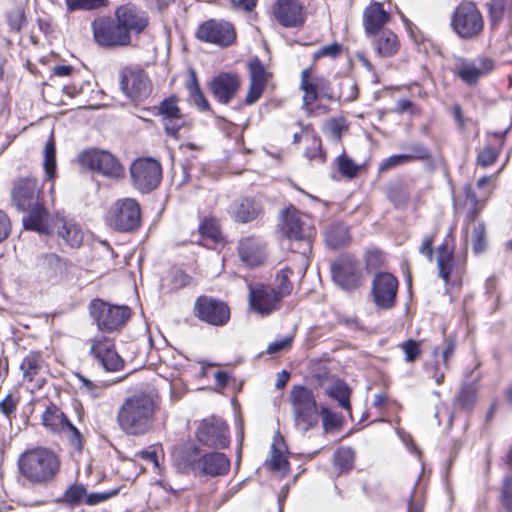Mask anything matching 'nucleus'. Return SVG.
<instances>
[{
	"label": "nucleus",
	"mask_w": 512,
	"mask_h": 512,
	"mask_svg": "<svg viewBox=\"0 0 512 512\" xmlns=\"http://www.w3.org/2000/svg\"><path fill=\"white\" fill-rule=\"evenodd\" d=\"M173 460L181 472L192 473L199 477L222 476L230 469V460L225 454L212 452L201 455L199 449L193 446L176 449Z\"/></svg>",
	"instance_id": "1"
},
{
	"label": "nucleus",
	"mask_w": 512,
	"mask_h": 512,
	"mask_svg": "<svg viewBox=\"0 0 512 512\" xmlns=\"http://www.w3.org/2000/svg\"><path fill=\"white\" fill-rule=\"evenodd\" d=\"M18 470L28 482L48 484L60 471L61 462L58 455L44 447H36L24 451L17 460Z\"/></svg>",
	"instance_id": "2"
},
{
	"label": "nucleus",
	"mask_w": 512,
	"mask_h": 512,
	"mask_svg": "<svg viewBox=\"0 0 512 512\" xmlns=\"http://www.w3.org/2000/svg\"><path fill=\"white\" fill-rule=\"evenodd\" d=\"M155 411L156 404L149 395H134L120 407L117 421L125 433L142 435L152 427Z\"/></svg>",
	"instance_id": "3"
},
{
	"label": "nucleus",
	"mask_w": 512,
	"mask_h": 512,
	"mask_svg": "<svg viewBox=\"0 0 512 512\" xmlns=\"http://www.w3.org/2000/svg\"><path fill=\"white\" fill-rule=\"evenodd\" d=\"M280 224L281 231L293 241L291 249L300 255L302 269L308 266V254L312 248L313 228L308 215L303 214L293 207L285 209Z\"/></svg>",
	"instance_id": "4"
},
{
	"label": "nucleus",
	"mask_w": 512,
	"mask_h": 512,
	"mask_svg": "<svg viewBox=\"0 0 512 512\" xmlns=\"http://www.w3.org/2000/svg\"><path fill=\"white\" fill-rule=\"evenodd\" d=\"M289 402L297 430L307 432L318 425L319 409L310 389L302 385L293 386L289 392Z\"/></svg>",
	"instance_id": "5"
},
{
	"label": "nucleus",
	"mask_w": 512,
	"mask_h": 512,
	"mask_svg": "<svg viewBox=\"0 0 512 512\" xmlns=\"http://www.w3.org/2000/svg\"><path fill=\"white\" fill-rule=\"evenodd\" d=\"M312 69L305 68L301 72L300 89L304 92L302 107L312 112V104L319 96L329 101L340 100L341 94L334 91L329 80L322 76L311 77Z\"/></svg>",
	"instance_id": "6"
},
{
	"label": "nucleus",
	"mask_w": 512,
	"mask_h": 512,
	"mask_svg": "<svg viewBox=\"0 0 512 512\" xmlns=\"http://www.w3.org/2000/svg\"><path fill=\"white\" fill-rule=\"evenodd\" d=\"M484 21L472 2L459 4L452 17V27L462 39L476 38L483 30Z\"/></svg>",
	"instance_id": "7"
},
{
	"label": "nucleus",
	"mask_w": 512,
	"mask_h": 512,
	"mask_svg": "<svg viewBox=\"0 0 512 512\" xmlns=\"http://www.w3.org/2000/svg\"><path fill=\"white\" fill-rule=\"evenodd\" d=\"M140 206L131 198L118 200L109 209L107 223L109 226L122 232L137 229L140 225Z\"/></svg>",
	"instance_id": "8"
},
{
	"label": "nucleus",
	"mask_w": 512,
	"mask_h": 512,
	"mask_svg": "<svg viewBox=\"0 0 512 512\" xmlns=\"http://www.w3.org/2000/svg\"><path fill=\"white\" fill-rule=\"evenodd\" d=\"M130 174L133 186L141 193H148L160 184L162 167L153 158H139L132 163Z\"/></svg>",
	"instance_id": "9"
},
{
	"label": "nucleus",
	"mask_w": 512,
	"mask_h": 512,
	"mask_svg": "<svg viewBox=\"0 0 512 512\" xmlns=\"http://www.w3.org/2000/svg\"><path fill=\"white\" fill-rule=\"evenodd\" d=\"M90 308L98 328L105 331H113L122 327L131 315L128 306L110 305L99 299L93 300Z\"/></svg>",
	"instance_id": "10"
},
{
	"label": "nucleus",
	"mask_w": 512,
	"mask_h": 512,
	"mask_svg": "<svg viewBox=\"0 0 512 512\" xmlns=\"http://www.w3.org/2000/svg\"><path fill=\"white\" fill-rule=\"evenodd\" d=\"M83 167L100 173L106 177L119 178L123 174V167L117 159L107 151L89 150L79 156Z\"/></svg>",
	"instance_id": "11"
},
{
	"label": "nucleus",
	"mask_w": 512,
	"mask_h": 512,
	"mask_svg": "<svg viewBox=\"0 0 512 512\" xmlns=\"http://www.w3.org/2000/svg\"><path fill=\"white\" fill-rule=\"evenodd\" d=\"M194 313L198 319L213 326H223L230 319L229 307L223 301L208 296L197 298Z\"/></svg>",
	"instance_id": "12"
},
{
	"label": "nucleus",
	"mask_w": 512,
	"mask_h": 512,
	"mask_svg": "<svg viewBox=\"0 0 512 512\" xmlns=\"http://www.w3.org/2000/svg\"><path fill=\"white\" fill-rule=\"evenodd\" d=\"M122 91L133 101L149 97L152 87L147 74L139 68L127 67L121 73Z\"/></svg>",
	"instance_id": "13"
},
{
	"label": "nucleus",
	"mask_w": 512,
	"mask_h": 512,
	"mask_svg": "<svg viewBox=\"0 0 512 512\" xmlns=\"http://www.w3.org/2000/svg\"><path fill=\"white\" fill-rule=\"evenodd\" d=\"M95 41L101 46H123L130 43V34L119 22L99 19L93 22Z\"/></svg>",
	"instance_id": "14"
},
{
	"label": "nucleus",
	"mask_w": 512,
	"mask_h": 512,
	"mask_svg": "<svg viewBox=\"0 0 512 512\" xmlns=\"http://www.w3.org/2000/svg\"><path fill=\"white\" fill-rule=\"evenodd\" d=\"M331 273L334 282L345 290L356 289L360 285L361 272L352 256L342 255L334 260Z\"/></svg>",
	"instance_id": "15"
},
{
	"label": "nucleus",
	"mask_w": 512,
	"mask_h": 512,
	"mask_svg": "<svg viewBox=\"0 0 512 512\" xmlns=\"http://www.w3.org/2000/svg\"><path fill=\"white\" fill-rule=\"evenodd\" d=\"M196 37L202 42L229 46L234 42L236 33L230 23L211 19L198 27Z\"/></svg>",
	"instance_id": "16"
},
{
	"label": "nucleus",
	"mask_w": 512,
	"mask_h": 512,
	"mask_svg": "<svg viewBox=\"0 0 512 512\" xmlns=\"http://www.w3.org/2000/svg\"><path fill=\"white\" fill-rule=\"evenodd\" d=\"M249 307L262 316H267L280 308L282 299L270 285L249 286Z\"/></svg>",
	"instance_id": "17"
},
{
	"label": "nucleus",
	"mask_w": 512,
	"mask_h": 512,
	"mask_svg": "<svg viewBox=\"0 0 512 512\" xmlns=\"http://www.w3.org/2000/svg\"><path fill=\"white\" fill-rule=\"evenodd\" d=\"M90 354L106 371H119L124 361L116 352L114 341L106 336L91 339Z\"/></svg>",
	"instance_id": "18"
},
{
	"label": "nucleus",
	"mask_w": 512,
	"mask_h": 512,
	"mask_svg": "<svg viewBox=\"0 0 512 512\" xmlns=\"http://www.w3.org/2000/svg\"><path fill=\"white\" fill-rule=\"evenodd\" d=\"M398 291L397 278L387 272L378 273L372 281V296L378 308L390 309L394 306Z\"/></svg>",
	"instance_id": "19"
},
{
	"label": "nucleus",
	"mask_w": 512,
	"mask_h": 512,
	"mask_svg": "<svg viewBox=\"0 0 512 512\" xmlns=\"http://www.w3.org/2000/svg\"><path fill=\"white\" fill-rule=\"evenodd\" d=\"M273 15L283 27H301L306 20V11L299 0H276L273 5Z\"/></svg>",
	"instance_id": "20"
},
{
	"label": "nucleus",
	"mask_w": 512,
	"mask_h": 512,
	"mask_svg": "<svg viewBox=\"0 0 512 512\" xmlns=\"http://www.w3.org/2000/svg\"><path fill=\"white\" fill-rule=\"evenodd\" d=\"M197 438L207 446L224 448L229 444L228 427L220 418L205 419L197 430Z\"/></svg>",
	"instance_id": "21"
},
{
	"label": "nucleus",
	"mask_w": 512,
	"mask_h": 512,
	"mask_svg": "<svg viewBox=\"0 0 512 512\" xmlns=\"http://www.w3.org/2000/svg\"><path fill=\"white\" fill-rule=\"evenodd\" d=\"M22 210L27 212V215L23 217L25 229L45 235L53 234L55 216L51 217L48 211L39 202Z\"/></svg>",
	"instance_id": "22"
},
{
	"label": "nucleus",
	"mask_w": 512,
	"mask_h": 512,
	"mask_svg": "<svg viewBox=\"0 0 512 512\" xmlns=\"http://www.w3.org/2000/svg\"><path fill=\"white\" fill-rule=\"evenodd\" d=\"M239 88L240 79L236 74L220 73L210 82L212 95L222 104L231 102L237 95Z\"/></svg>",
	"instance_id": "23"
},
{
	"label": "nucleus",
	"mask_w": 512,
	"mask_h": 512,
	"mask_svg": "<svg viewBox=\"0 0 512 512\" xmlns=\"http://www.w3.org/2000/svg\"><path fill=\"white\" fill-rule=\"evenodd\" d=\"M238 254L241 262L246 266H259L266 258L265 243L254 236L242 238L238 244Z\"/></svg>",
	"instance_id": "24"
},
{
	"label": "nucleus",
	"mask_w": 512,
	"mask_h": 512,
	"mask_svg": "<svg viewBox=\"0 0 512 512\" xmlns=\"http://www.w3.org/2000/svg\"><path fill=\"white\" fill-rule=\"evenodd\" d=\"M493 61L489 58H479L473 62L460 59L456 66V74L468 85H474L478 80L493 70Z\"/></svg>",
	"instance_id": "25"
},
{
	"label": "nucleus",
	"mask_w": 512,
	"mask_h": 512,
	"mask_svg": "<svg viewBox=\"0 0 512 512\" xmlns=\"http://www.w3.org/2000/svg\"><path fill=\"white\" fill-rule=\"evenodd\" d=\"M53 233L72 248H78L83 243L84 233L81 226L75 220L59 213L55 215Z\"/></svg>",
	"instance_id": "26"
},
{
	"label": "nucleus",
	"mask_w": 512,
	"mask_h": 512,
	"mask_svg": "<svg viewBox=\"0 0 512 512\" xmlns=\"http://www.w3.org/2000/svg\"><path fill=\"white\" fill-rule=\"evenodd\" d=\"M40 189L33 177L19 179L13 189L12 199L19 210L31 207L39 202Z\"/></svg>",
	"instance_id": "27"
},
{
	"label": "nucleus",
	"mask_w": 512,
	"mask_h": 512,
	"mask_svg": "<svg viewBox=\"0 0 512 512\" xmlns=\"http://www.w3.org/2000/svg\"><path fill=\"white\" fill-rule=\"evenodd\" d=\"M42 424L53 432L69 433L80 441L79 430L67 419L65 414L54 404H50L42 414Z\"/></svg>",
	"instance_id": "28"
},
{
	"label": "nucleus",
	"mask_w": 512,
	"mask_h": 512,
	"mask_svg": "<svg viewBox=\"0 0 512 512\" xmlns=\"http://www.w3.org/2000/svg\"><path fill=\"white\" fill-rule=\"evenodd\" d=\"M479 211L474 209L466 219V237L472 243L473 252L482 254L488 247L486 226L483 221L477 219Z\"/></svg>",
	"instance_id": "29"
},
{
	"label": "nucleus",
	"mask_w": 512,
	"mask_h": 512,
	"mask_svg": "<svg viewBox=\"0 0 512 512\" xmlns=\"http://www.w3.org/2000/svg\"><path fill=\"white\" fill-rule=\"evenodd\" d=\"M390 14L384 10L379 2L370 3L363 11V27L369 36L376 35L384 30L383 27L390 21Z\"/></svg>",
	"instance_id": "30"
},
{
	"label": "nucleus",
	"mask_w": 512,
	"mask_h": 512,
	"mask_svg": "<svg viewBox=\"0 0 512 512\" xmlns=\"http://www.w3.org/2000/svg\"><path fill=\"white\" fill-rule=\"evenodd\" d=\"M159 113L162 116L163 125L168 135L176 136L179 129L185 124L184 116L181 114L174 98L161 102Z\"/></svg>",
	"instance_id": "31"
},
{
	"label": "nucleus",
	"mask_w": 512,
	"mask_h": 512,
	"mask_svg": "<svg viewBox=\"0 0 512 512\" xmlns=\"http://www.w3.org/2000/svg\"><path fill=\"white\" fill-rule=\"evenodd\" d=\"M117 21L126 28V31L141 32L148 24V19L143 11L132 4L120 6L116 10Z\"/></svg>",
	"instance_id": "32"
},
{
	"label": "nucleus",
	"mask_w": 512,
	"mask_h": 512,
	"mask_svg": "<svg viewBox=\"0 0 512 512\" xmlns=\"http://www.w3.org/2000/svg\"><path fill=\"white\" fill-rule=\"evenodd\" d=\"M39 267L43 279L50 283L59 282L67 272L66 262L54 253L43 255Z\"/></svg>",
	"instance_id": "33"
},
{
	"label": "nucleus",
	"mask_w": 512,
	"mask_h": 512,
	"mask_svg": "<svg viewBox=\"0 0 512 512\" xmlns=\"http://www.w3.org/2000/svg\"><path fill=\"white\" fill-rule=\"evenodd\" d=\"M262 212L261 203L253 198H242L234 202L231 215L237 222L248 223L255 220Z\"/></svg>",
	"instance_id": "34"
},
{
	"label": "nucleus",
	"mask_w": 512,
	"mask_h": 512,
	"mask_svg": "<svg viewBox=\"0 0 512 512\" xmlns=\"http://www.w3.org/2000/svg\"><path fill=\"white\" fill-rule=\"evenodd\" d=\"M373 46L379 56L390 57L398 52L400 44L397 35L393 31L385 29L376 34Z\"/></svg>",
	"instance_id": "35"
},
{
	"label": "nucleus",
	"mask_w": 512,
	"mask_h": 512,
	"mask_svg": "<svg viewBox=\"0 0 512 512\" xmlns=\"http://www.w3.org/2000/svg\"><path fill=\"white\" fill-rule=\"evenodd\" d=\"M43 367V359L40 353H28L20 364L23 381L32 382Z\"/></svg>",
	"instance_id": "36"
},
{
	"label": "nucleus",
	"mask_w": 512,
	"mask_h": 512,
	"mask_svg": "<svg viewBox=\"0 0 512 512\" xmlns=\"http://www.w3.org/2000/svg\"><path fill=\"white\" fill-rule=\"evenodd\" d=\"M349 240L348 228L342 223L331 224L325 232V241L333 249L344 246Z\"/></svg>",
	"instance_id": "37"
},
{
	"label": "nucleus",
	"mask_w": 512,
	"mask_h": 512,
	"mask_svg": "<svg viewBox=\"0 0 512 512\" xmlns=\"http://www.w3.org/2000/svg\"><path fill=\"white\" fill-rule=\"evenodd\" d=\"M325 392L328 396L337 400L341 407L349 412L351 411V390L344 381L339 379L335 380L331 385L325 388Z\"/></svg>",
	"instance_id": "38"
},
{
	"label": "nucleus",
	"mask_w": 512,
	"mask_h": 512,
	"mask_svg": "<svg viewBox=\"0 0 512 512\" xmlns=\"http://www.w3.org/2000/svg\"><path fill=\"white\" fill-rule=\"evenodd\" d=\"M437 267L439 276L448 283L453 268V253L446 244L441 245L437 250Z\"/></svg>",
	"instance_id": "39"
},
{
	"label": "nucleus",
	"mask_w": 512,
	"mask_h": 512,
	"mask_svg": "<svg viewBox=\"0 0 512 512\" xmlns=\"http://www.w3.org/2000/svg\"><path fill=\"white\" fill-rule=\"evenodd\" d=\"M187 89L189 91V99L192 104L201 111L209 109V103L200 90L196 73L194 71L190 72V81L187 83Z\"/></svg>",
	"instance_id": "40"
},
{
	"label": "nucleus",
	"mask_w": 512,
	"mask_h": 512,
	"mask_svg": "<svg viewBox=\"0 0 512 512\" xmlns=\"http://www.w3.org/2000/svg\"><path fill=\"white\" fill-rule=\"evenodd\" d=\"M491 25H498L506 12L512 13V4L509 0H492L489 4Z\"/></svg>",
	"instance_id": "41"
},
{
	"label": "nucleus",
	"mask_w": 512,
	"mask_h": 512,
	"mask_svg": "<svg viewBox=\"0 0 512 512\" xmlns=\"http://www.w3.org/2000/svg\"><path fill=\"white\" fill-rule=\"evenodd\" d=\"M56 149H55V141L53 135L50 136V139L45 145L44 148V169L47 179H52L55 175L56 171Z\"/></svg>",
	"instance_id": "42"
},
{
	"label": "nucleus",
	"mask_w": 512,
	"mask_h": 512,
	"mask_svg": "<svg viewBox=\"0 0 512 512\" xmlns=\"http://www.w3.org/2000/svg\"><path fill=\"white\" fill-rule=\"evenodd\" d=\"M454 351L455 343L453 341H448L446 343L444 350L442 351L443 369H441L438 364L433 367L432 377L435 379L438 385L442 384L444 381L445 371L448 369V360L449 357L454 353Z\"/></svg>",
	"instance_id": "43"
},
{
	"label": "nucleus",
	"mask_w": 512,
	"mask_h": 512,
	"mask_svg": "<svg viewBox=\"0 0 512 512\" xmlns=\"http://www.w3.org/2000/svg\"><path fill=\"white\" fill-rule=\"evenodd\" d=\"M292 270L289 267L282 269L276 276L277 286L274 287L276 294L283 300L292 291V283L289 280Z\"/></svg>",
	"instance_id": "44"
},
{
	"label": "nucleus",
	"mask_w": 512,
	"mask_h": 512,
	"mask_svg": "<svg viewBox=\"0 0 512 512\" xmlns=\"http://www.w3.org/2000/svg\"><path fill=\"white\" fill-rule=\"evenodd\" d=\"M354 453L350 448H343L336 452L334 456V465L342 473L350 470L353 466Z\"/></svg>",
	"instance_id": "45"
},
{
	"label": "nucleus",
	"mask_w": 512,
	"mask_h": 512,
	"mask_svg": "<svg viewBox=\"0 0 512 512\" xmlns=\"http://www.w3.org/2000/svg\"><path fill=\"white\" fill-rule=\"evenodd\" d=\"M67 10H93L106 6V0H65Z\"/></svg>",
	"instance_id": "46"
},
{
	"label": "nucleus",
	"mask_w": 512,
	"mask_h": 512,
	"mask_svg": "<svg viewBox=\"0 0 512 512\" xmlns=\"http://www.w3.org/2000/svg\"><path fill=\"white\" fill-rule=\"evenodd\" d=\"M86 496L87 490L82 484L70 486L64 494L65 501L71 505H78L82 502L85 503Z\"/></svg>",
	"instance_id": "47"
},
{
	"label": "nucleus",
	"mask_w": 512,
	"mask_h": 512,
	"mask_svg": "<svg viewBox=\"0 0 512 512\" xmlns=\"http://www.w3.org/2000/svg\"><path fill=\"white\" fill-rule=\"evenodd\" d=\"M249 71H250V82L254 84H259L262 86H265L267 83L268 74L262 65V63L255 59L250 62L249 64Z\"/></svg>",
	"instance_id": "48"
},
{
	"label": "nucleus",
	"mask_w": 512,
	"mask_h": 512,
	"mask_svg": "<svg viewBox=\"0 0 512 512\" xmlns=\"http://www.w3.org/2000/svg\"><path fill=\"white\" fill-rule=\"evenodd\" d=\"M322 416V424L325 431L335 430L340 427L341 422L339 417L332 412L328 407L321 406L319 415Z\"/></svg>",
	"instance_id": "49"
},
{
	"label": "nucleus",
	"mask_w": 512,
	"mask_h": 512,
	"mask_svg": "<svg viewBox=\"0 0 512 512\" xmlns=\"http://www.w3.org/2000/svg\"><path fill=\"white\" fill-rule=\"evenodd\" d=\"M199 232L203 237L213 241H218L220 238L219 226L213 219H205L199 227Z\"/></svg>",
	"instance_id": "50"
},
{
	"label": "nucleus",
	"mask_w": 512,
	"mask_h": 512,
	"mask_svg": "<svg viewBox=\"0 0 512 512\" xmlns=\"http://www.w3.org/2000/svg\"><path fill=\"white\" fill-rule=\"evenodd\" d=\"M342 49H343L342 45L339 43H336V42L332 43L330 45H327V46H323L314 52L313 60L317 61L324 57L335 59V58L339 57V55L342 52Z\"/></svg>",
	"instance_id": "51"
},
{
	"label": "nucleus",
	"mask_w": 512,
	"mask_h": 512,
	"mask_svg": "<svg viewBox=\"0 0 512 512\" xmlns=\"http://www.w3.org/2000/svg\"><path fill=\"white\" fill-rule=\"evenodd\" d=\"M288 465V461L283 452L277 447L276 440L272 445L271 458L269 460V466L272 470L279 471L284 469Z\"/></svg>",
	"instance_id": "52"
},
{
	"label": "nucleus",
	"mask_w": 512,
	"mask_h": 512,
	"mask_svg": "<svg viewBox=\"0 0 512 512\" xmlns=\"http://www.w3.org/2000/svg\"><path fill=\"white\" fill-rule=\"evenodd\" d=\"M338 168L342 175L353 178L358 173V165H356L350 158L345 154L338 158Z\"/></svg>",
	"instance_id": "53"
},
{
	"label": "nucleus",
	"mask_w": 512,
	"mask_h": 512,
	"mask_svg": "<svg viewBox=\"0 0 512 512\" xmlns=\"http://www.w3.org/2000/svg\"><path fill=\"white\" fill-rule=\"evenodd\" d=\"M420 342L409 339L403 342L400 347L405 353V360L407 362H414L421 353Z\"/></svg>",
	"instance_id": "54"
},
{
	"label": "nucleus",
	"mask_w": 512,
	"mask_h": 512,
	"mask_svg": "<svg viewBox=\"0 0 512 512\" xmlns=\"http://www.w3.org/2000/svg\"><path fill=\"white\" fill-rule=\"evenodd\" d=\"M501 502L507 512H512V475L506 477L503 482Z\"/></svg>",
	"instance_id": "55"
},
{
	"label": "nucleus",
	"mask_w": 512,
	"mask_h": 512,
	"mask_svg": "<svg viewBox=\"0 0 512 512\" xmlns=\"http://www.w3.org/2000/svg\"><path fill=\"white\" fill-rule=\"evenodd\" d=\"M407 163H409V157H406L405 154L392 155L382 161L379 166V171L385 172Z\"/></svg>",
	"instance_id": "56"
},
{
	"label": "nucleus",
	"mask_w": 512,
	"mask_h": 512,
	"mask_svg": "<svg viewBox=\"0 0 512 512\" xmlns=\"http://www.w3.org/2000/svg\"><path fill=\"white\" fill-rule=\"evenodd\" d=\"M407 149L409 152L405 153V155L409 157V163L414 160H424L430 156L428 149L419 143L411 144Z\"/></svg>",
	"instance_id": "57"
},
{
	"label": "nucleus",
	"mask_w": 512,
	"mask_h": 512,
	"mask_svg": "<svg viewBox=\"0 0 512 512\" xmlns=\"http://www.w3.org/2000/svg\"><path fill=\"white\" fill-rule=\"evenodd\" d=\"M25 22L24 10L21 7H16L8 14V23L11 29L19 31Z\"/></svg>",
	"instance_id": "58"
},
{
	"label": "nucleus",
	"mask_w": 512,
	"mask_h": 512,
	"mask_svg": "<svg viewBox=\"0 0 512 512\" xmlns=\"http://www.w3.org/2000/svg\"><path fill=\"white\" fill-rule=\"evenodd\" d=\"M498 158V152L491 146L485 147L477 157V163L482 167L492 165Z\"/></svg>",
	"instance_id": "59"
},
{
	"label": "nucleus",
	"mask_w": 512,
	"mask_h": 512,
	"mask_svg": "<svg viewBox=\"0 0 512 512\" xmlns=\"http://www.w3.org/2000/svg\"><path fill=\"white\" fill-rule=\"evenodd\" d=\"M118 493H119V489H113V490H110L107 492H98V493L87 494V496L85 498V504L90 505V506L96 505V504H99L101 502H104V501L110 499L111 497L116 496Z\"/></svg>",
	"instance_id": "60"
},
{
	"label": "nucleus",
	"mask_w": 512,
	"mask_h": 512,
	"mask_svg": "<svg viewBox=\"0 0 512 512\" xmlns=\"http://www.w3.org/2000/svg\"><path fill=\"white\" fill-rule=\"evenodd\" d=\"M18 403L19 396L10 393L0 402V410L5 416L10 417L15 412Z\"/></svg>",
	"instance_id": "61"
},
{
	"label": "nucleus",
	"mask_w": 512,
	"mask_h": 512,
	"mask_svg": "<svg viewBox=\"0 0 512 512\" xmlns=\"http://www.w3.org/2000/svg\"><path fill=\"white\" fill-rule=\"evenodd\" d=\"M475 400V390L471 386H464L459 395L458 402L464 409H468L472 406Z\"/></svg>",
	"instance_id": "62"
},
{
	"label": "nucleus",
	"mask_w": 512,
	"mask_h": 512,
	"mask_svg": "<svg viewBox=\"0 0 512 512\" xmlns=\"http://www.w3.org/2000/svg\"><path fill=\"white\" fill-rule=\"evenodd\" d=\"M192 283V277L181 270L174 272L171 285L173 290L184 288Z\"/></svg>",
	"instance_id": "63"
},
{
	"label": "nucleus",
	"mask_w": 512,
	"mask_h": 512,
	"mask_svg": "<svg viewBox=\"0 0 512 512\" xmlns=\"http://www.w3.org/2000/svg\"><path fill=\"white\" fill-rule=\"evenodd\" d=\"M292 339H293L292 336H286L280 340H276V341L270 343L267 347V352L269 354H274V353H278V352L286 349L287 347H289L291 345Z\"/></svg>",
	"instance_id": "64"
}]
</instances>
